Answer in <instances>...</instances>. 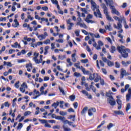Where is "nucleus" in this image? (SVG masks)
<instances>
[{
	"label": "nucleus",
	"mask_w": 131,
	"mask_h": 131,
	"mask_svg": "<svg viewBox=\"0 0 131 131\" xmlns=\"http://www.w3.org/2000/svg\"><path fill=\"white\" fill-rule=\"evenodd\" d=\"M73 26H74V24H70L69 25H68V30H71L72 29V27H73Z\"/></svg>",
	"instance_id": "28"
},
{
	"label": "nucleus",
	"mask_w": 131,
	"mask_h": 131,
	"mask_svg": "<svg viewBox=\"0 0 131 131\" xmlns=\"http://www.w3.org/2000/svg\"><path fill=\"white\" fill-rule=\"evenodd\" d=\"M80 93H82V94L84 95V96H87L88 99H91L93 98V97L92 96V95L89 94V92H88V91H86L85 90H83L80 91Z\"/></svg>",
	"instance_id": "4"
},
{
	"label": "nucleus",
	"mask_w": 131,
	"mask_h": 131,
	"mask_svg": "<svg viewBox=\"0 0 131 131\" xmlns=\"http://www.w3.org/2000/svg\"><path fill=\"white\" fill-rule=\"evenodd\" d=\"M114 112L115 114H117V115H124L123 112L121 111H115Z\"/></svg>",
	"instance_id": "18"
},
{
	"label": "nucleus",
	"mask_w": 131,
	"mask_h": 131,
	"mask_svg": "<svg viewBox=\"0 0 131 131\" xmlns=\"http://www.w3.org/2000/svg\"><path fill=\"white\" fill-rule=\"evenodd\" d=\"M116 48L114 46H112L110 49L111 53L112 54H114V52H116Z\"/></svg>",
	"instance_id": "21"
},
{
	"label": "nucleus",
	"mask_w": 131,
	"mask_h": 131,
	"mask_svg": "<svg viewBox=\"0 0 131 131\" xmlns=\"http://www.w3.org/2000/svg\"><path fill=\"white\" fill-rule=\"evenodd\" d=\"M74 76H75L76 77H80L81 75L79 73L75 72L74 74Z\"/></svg>",
	"instance_id": "38"
},
{
	"label": "nucleus",
	"mask_w": 131,
	"mask_h": 131,
	"mask_svg": "<svg viewBox=\"0 0 131 131\" xmlns=\"http://www.w3.org/2000/svg\"><path fill=\"white\" fill-rule=\"evenodd\" d=\"M19 83H20V81H18L15 83L14 86L16 89H19Z\"/></svg>",
	"instance_id": "44"
},
{
	"label": "nucleus",
	"mask_w": 131,
	"mask_h": 131,
	"mask_svg": "<svg viewBox=\"0 0 131 131\" xmlns=\"http://www.w3.org/2000/svg\"><path fill=\"white\" fill-rule=\"evenodd\" d=\"M100 7H101L102 9H103L104 15H105V17L107 20H108V21H110L111 22H113L114 20L113 19V18H112L111 16H110V15L108 13V8H107L106 5H105V4L104 3H102L100 5Z\"/></svg>",
	"instance_id": "3"
},
{
	"label": "nucleus",
	"mask_w": 131,
	"mask_h": 131,
	"mask_svg": "<svg viewBox=\"0 0 131 131\" xmlns=\"http://www.w3.org/2000/svg\"><path fill=\"white\" fill-rule=\"evenodd\" d=\"M59 90L60 93H62V95H65V92H64V90L62 88L59 87Z\"/></svg>",
	"instance_id": "61"
},
{
	"label": "nucleus",
	"mask_w": 131,
	"mask_h": 131,
	"mask_svg": "<svg viewBox=\"0 0 131 131\" xmlns=\"http://www.w3.org/2000/svg\"><path fill=\"white\" fill-rule=\"evenodd\" d=\"M111 9L112 10V14H115V15H117V16L120 15V13H119L118 11H117L116 9H115V7L114 6H111Z\"/></svg>",
	"instance_id": "5"
},
{
	"label": "nucleus",
	"mask_w": 131,
	"mask_h": 131,
	"mask_svg": "<svg viewBox=\"0 0 131 131\" xmlns=\"http://www.w3.org/2000/svg\"><path fill=\"white\" fill-rule=\"evenodd\" d=\"M74 66H75V67H76V68H77L78 69H81V67H80L79 63H75L74 64Z\"/></svg>",
	"instance_id": "36"
},
{
	"label": "nucleus",
	"mask_w": 131,
	"mask_h": 131,
	"mask_svg": "<svg viewBox=\"0 0 131 131\" xmlns=\"http://www.w3.org/2000/svg\"><path fill=\"white\" fill-rule=\"evenodd\" d=\"M96 111V108H91L88 110V115H89V116H93V115H94V113H95Z\"/></svg>",
	"instance_id": "8"
},
{
	"label": "nucleus",
	"mask_w": 131,
	"mask_h": 131,
	"mask_svg": "<svg viewBox=\"0 0 131 131\" xmlns=\"http://www.w3.org/2000/svg\"><path fill=\"white\" fill-rule=\"evenodd\" d=\"M40 37H41V39H40V40H42L43 39H46V36H45L43 34L38 35V38H39Z\"/></svg>",
	"instance_id": "33"
},
{
	"label": "nucleus",
	"mask_w": 131,
	"mask_h": 131,
	"mask_svg": "<svg viewBox=\"0 0 131 131\" xmlns=\"http://www.w3.org/2000/svg\"><path fill=\"white\" fill-rule=\"evenodd\" d=\"M77 25L80 26V27H83V28H85V29L88 28V26H86V24H81V23H77Z\"/></svg>",
	"instance_id": "17"
},
{
	"label": "nucleus",
	"mask_w": 131,
	"mask_h": 131,
	"mask_svg": "<svg viewBox=\"0 0 131 131\" xmlns=\"http://www.w3.org/2000/svg\"><path fill=\"white\" fill-rule=\"evenodd\" d=\"M67 61L68 62V64H67V67H69V66H72L73 65V63L71 61H70V59L68 58L67 60Z\"/></svg>",
	"instance_id": "31"
},
{
	"label": "nucleus",
	"mask_w": 131,
	"mask_h": 131,
	"mask_svg": "<svg viewBox=\"0 0 131 131\" xmlns=\"http://www.w3.org/2000/svg\"><path fill=\"white\" fill-rule=\"evenodd\" d=\"M88 106H85L81 112V115H84V114L86 113V111H88Z\"/></svg>",
	"instance_id": "16"
},
{
	"label": "nucleus",
	"mask_w": 131,
	"mask_h": 131,
	"mask_svg": "<svg viewBox=\"0 0 131 131\" xmlns=\"http://www.w3.org/2000/svg\"><path fill=\"white\" fill-rule=\"evenodd\" d=\"M21 86H22V88H24V89H28V86H27V84L26 83V82H24Z\"/></svg>",
	"instance_id": "42"
},
{
	"label": "nucleus",
	"mask_w": 131,
	"mask_h": 131,
	"mask_svg": "<svg viewBox=\"0 0 131 131\" xmlns=\"http://www.w3.org/2000/svg\"><path fill=\"white\" fill-rule=\"evenodd\" d=\"M56 119L58 120H61V121L63 122L64 124H66V119L65 118V117L58 116Z\"/></svg>",
	"instance_id": "10"
},
{
	"label": "nucleus",
	"mask_w": 131,
	"mask_h": 131,
	"mask_svg": "<svg viewBox=\"0 0 131 131\" xmlns=\"http://www.w3.org/2000/svg\"><path fill=\"white\" fill-rule=\"evenodd\" d=\"M108 101L111 106H114L116 104V102L113 97L108 99Z\"/></svg>",
	"instance_id": "6"
},
{
	"label": "nucleus",
	"mask_w": 131,
	"mask_h": 131,
	"mask_svg": "<svg viewBox=\"0 0 131 131\" xmlns=\"http://www.w3.org/2000/svg\"><path fill=\"white\" fill-rule=\"evenodd\" d=\"M41 9L43 11H48V10H49V7H48V6H44L42 7Z\"/></svg>",
	"instance_id": "60"
},
{
	"label": "nucleus",
	"mask_w": 131,
	"mask_h": 131,
	"mask_svg": "<svg viewBox=\"0 0 131 131\" xmlns=\"http://www.w3.org/2000/svg\"><path fill=\"white\" fill-rule=\"evenodd\" d=\"M91 4L92 5V9L93 11H96V12L95 11L94 13V16L95 17H98V18H101V19H102L103 18V16H102L101 11H100V6L97 5L96 3H95L93 0H91Z\"/></svg>",
	"instance_id": "1"
},
{
	"label": "nucleus",
	"mask_w": 131,
	"mask_h": 131,
	"mask_svg": "<svg viewBox=\"0 0 131 131\" xmlns=\"http://www.w3.org/2000/svg\"><path fill=\"white\" fill-rule=\"evenodd\" d=\"M34 62L36 63V64H39V63H41V62H42V58H40L39 60L37 59V60Z\"/></svg>",
	"instance_id": "37"
},
{
	"label": "nucleus",
	"mask_w": 131,
	"mask_h": 131,
	"mask_svg": "<svg viewBox=\"0 0 131 131\" xmlns=\"http://www.w3.org/2000/svg\"><path fill=\"white\" fill-rule=\"evenodd\" d=\"M73 106L75 109H77V107H78V103L77 102L74 103Z\"/></svg>",
	"instance_id": "56"
},
{
	"label": "nucleus",
	"mask_w": 131,
	"mask_h": 131,
	"mask_svg": "<svg viewBox=\"0 0 131 131\" xmlns=\"http://www.w3.org/2000/svg\"><path fill=\"white\" fill-rule=\"evenodd\" d=\"M26 68H27V71L30 72L31 70L30 69V67H32V64L31 63H29V64H27L26 66Z\"/></svg>",
	"instance_id": "20"
},
{
	"label": "nucleus",
	"mask_w": 131,
	"mask_h": 131,
	"mask_svg": "<svg viewBox=\"0 0 131 131\" xmlns=\"http://www.w3.org/2000/svg\"><path fill=\"white\" fill-rule=\"evenodd\" d=\"M90 89H92V90L93 92H94V93H96V91H97V90L96 89V88H95L94 86V85H90Z\"/></svg>",
	"instance_id": "39"
},
{
	"label": "nucleus",
	"mask_w": 131,
	"mask_h": 131,
	"mask_svg": "<svg viewBox=\"0 0 131 131\" xmlns=\"http://www.w3.org/2000/svg\"><path fill=\"white\" fill-rule=\"evenodd\" d=\"M100 84L101 85H105V81H104V79L101 78L100 79Z\"/></svg>",
	"instance_id": "59"
},
{
	"label": "nucleus",
	"mask_w": 131,
	"mask_h": 131,
	"mask_svg": "<svg viewBox=\"0 0 131 131\" xmlns=\"http://www.w3.org/2000/svg\"><path fill=\"white\" fill-rule=\"evenodd\" d=\"M105 29H107L109 31H111V30H112V28L111 27V24H109L108 25H107L106 27H105Z\"/></svg>",
	"instance_id": "30"
},
{
	"label": "nucleus",
	"mask_w": 131,
	"mask_h": 131,
	"mask_svg": "<svg viewBox=\"0 0 131 131\" xmlns=\"http://www.w3.org/2000/svg\"><path fill=\"white\" fill-rule=\"evenodd\" d=\"M117 102L118 104V110H120V109H121V105L122 104V101L120 99H117Z\"/></svg>",
	"instance_id": "14"
},
{
	"label": "nucleus",
	"mask_w": 131,
	"mask_h": 131,
	"mask_svg": "<svg viewBox=\"0 0 131 131\" xmlns=\"http://www.w3.org/2000/svg\"><path fill=\"white\" fill-rule=\"evenodd\" d=\"M80 31L79 30H77L75 31V34H76V36H79V32Z\"/></svg>",
	"instance_id": "58"
},
{
	"label": "nucleus",
	"mask_w": 131,
	"mask_h": 131,
	"mask_svg": "<svg viewBox=\"0 0 131 131\" xmlns=\"http://www.w3.org/2000/svg\"><path fill=\"white\" fill-rule=\"evenodd\" d=\"M43 90H45V87L42 86L40 89V92H41V94H40V95H43Z\"/></svg>",
	"instance_id": "47"
},
{
	"label": "nucleus",
	"mask_w": 131,
	"mask_h": 131,
	"mask_svg": "<svg viewBox=\"0 0 131 131\" xmlns=\"http://www.w3.org/2000/svg\"><path fill=\"white\" fill-rule=\"evenodd\" d=\"M101 78V76H100L99 74H97L95 76V78H94L95 82H99V80H100Z\"/></svg>",
	"instance_id": "15"
},
{
	"label": "nucleus",
	"mask_w": 131,
	"mask_h": 131,
	"mask_svg": "<svg viewBox=\"0 0 131 131\" xmlns=\"http://www.w3.org/2000/svg\"><path fill=\"white\" fill-rule=\"evenodd\" d=\"M4 65H7V66H8L9 67H12V63L10 62H7L6 61H4Z\"/></svg>",
	"instance_id": "32"
},
{
	"label": "nucleus",
	"mask_w": 131,
	"mask_h": 131,
	"mask_svg": "<svg viewBox=\"0 0 131 131\" xmlns=\"http://www.w3.org/2000/svg\"><path fill=\"white\" fill-rule=\"evenodd\" d=\"M131 107H130V103H128L126 105V112H127V111H128V110H129V109H130Z\"/></svg>",
	"instance_id": "40"
},
{
	"label": "nucleus",
	"mask_w": 131,
	"mask_h": 131,
	"mask_svg": "<svg viewBox=\"0 0 131 131\" xmlns=\"http://www.w3.org/2000/svg\"><path fill=\"white\" fill-rule=\"evenodd\" d=\"M14 22L15 23V25L12 24L13 27H14L15 28L18 27V26H19V22L18 21L17 19H15L14 20Z\"/></svg>",
	"instance_id": "19"
},
{
	"label": "nucleus",
	"mask_w": 131,
	"mask_h": 131,
	"mask_svg": "<svg viewBox=\"0 0 131 131\" xmlns=\"http://www.w3.org/2000/svg\"><path fill=\"white\" fill-rule=\"evenodd\" d=\"M113 93H112V92L111 91V90H110L108 91V92H106V96H107V97H108V98H113V97L112 96V95H113Z\"/></svg>",
	"instance_id": "23"
},
{
	"label": "nucleus",
	"mask_w": 131,
	"mask_h": 131,
	"mask_svg": "<svg viewBox=\"0 0 131 131\" xmlns=\"http://www.w3.org/2000/svg\"><path fill=\"white\" fill-rule=\"evenodd\" d=\"M95 37L96 38H100V34H99L98 33H96L95 34Z\"/></svg>",
	"instance_id": "62"
},
{
	"label": "nucleus",
	"mask_w": 131,
	"mask_h": 131,
	"mask_svg": "<svg viewBox=\"0 0 131 131\" xmlns=\"http://www.w3.org/2000/svg\"><path fill=\"white\" fill-rule=\"evenodd\" d=\"M112 127H113V123H110L108 125H107V129H111Z\"/></svg>",
	"instance_id": "50"
},
{
	"label": "nucleus",
	"mask_w": 131,
	"mask_h": 131,
	"mask_svg": "<svg viewBox=\"0 0 131 131\" xmlns=\"http://www.w3.org/2000/svg\"><path fill=\"white\" fill-rule=\"evenodd\" d=\"M123 46H118L117 50L118 52L121 54L123 58H126L128 57V53H130V50L129 49H124Z\"/></svg>",
	"instance_id": "2"
},
{
	"label": "nucleus",
	"mask_w": 131,
	"mask_h": 131,
	"mask_svg": "<svg viewBox=\"0 0 131 131\" xmlns=\"http://www.w3.org/2000/svg\"><path fill=\"white\" fill-rule=\"evenodd\" d=\"M122 20H123V24H124V28H125L126 29H127V28H128V26L127 24H126V20H125V18H124V17H123Z\"/></svg>",
	"instance_id": "22"
},
{
	"label": "nucleus",
	"mask_w": 131,
	"mask_h": 131,
	"mask_svg": "<svg viewBox=\"0 0 131 131\" xmlns=\"http://www.w3.org/2000/svg\"><path fill=\"white\" fill-rule=\"evenodd\" d=\"M98 46H99V47H102V46H104V43H103V42H102V41H101V40L98 41Z\"/></svg>",
	"instance_id": "57"
},
{
	"label": "nucleus",
	"mask_w": 131,
	"mask_h": 131,
	"mask_svg": "<svg viewBox=\"0 0 131 131\" xmlns=\"http://www.w3.org/2000/svg\"><path fill=\"white\" fill-rule=\"evenodd\" d=\"M39 54V53H37L36 52H34V57L33 58V61H35L37 59V57H38Z\"/></svg>",
	"instance_id": "24"
},
{
	"label": "nucleus",
	"mask_w": 131,
	"mask_h": 131,
	"mask_svg": "<svg viewBox=\"0 0 131 131\" xmlns=\"http://www.w3.org/2000/svg\"><path fill=\"white\" fill-rule=\"evenodd\" d=\"M114 19H115V20H116V21H118L119 22H122L123 20L122 18L123 17H122L121 19L119 18V17H117V16H114L113 17Z\"/></svg>",
	"instance_id": "26"
},
{
	"label": "nucleus",
	"mask_w": 131,
	"mask_h": 131,
	"mask_svg": "<svg viewBox=\"0 0 131 131\" xmlns=\"http://www.w3.org/2000/svg\"><path fill=\"white\" fill-rule=\"evenodd\" d=\"M39 121H40L42 124H44V123L46 124L48 122V121L45 119H39Z\"/></svg>",
	"instance_id": "35"
},
{
	"label": "nucleus",
	"mask_w": 131,
	"mask_h": 131,
	"mask_svg": "<svg viewBox=\"0 0 131 131\" xmlns=\"http://www.w3.org/2000/svg\"><path fill=\"white\" fill-rule=\"evenodd\" d=\"M105 3H106V6H110V9L111 7H114V6H112L113 5V0H104Z\"/></svg>",
	"instance_id": "7"
},
{
	"label": "nucleus",
	"mask_w": 131,
	"mask_h": 131,
	"mask_svg": "<svg viewBox=\"0 0 131 131\" xmlns=\"http://www.w3.org/2000/svg\"><path fill=\"white\" fill-rule=\"evenodd\" d=\"M31 114V112L30 111H26L24 113V116H28V115H30Z\"/></svg>",
	"instance_id": "48"
},
{
	"label": "nucleus",
	"mask_w": 131,
	"mask_h": 131,
	"mask_svg": "<svg viewBox=\"0 0 131 131\" xmlns=\"http://www.w3.org/2000/svg\"><path fill=\"white\" fill-rule=\"evenodd\" d=\"M93 17H94V15L91 14H89L87 15L85 19H93Z\"/></svg>",
	"instance_id": "43"
},
{
	"label": "nucleus",
	"mask_w": 131,
	"mask_h": 131,
	"mask_svg": "<svg viewBox=\"0 0 131 131\" xmlns=\"http://www.w3.org/2000/svg\"><path fill=\"white\" fill-rule=\"evenodd\" d=\"M115 67L116 68H119V67H120V64H119V63H118V62H116Z\"/></svg>",
	"instance_id": "63"
},
{
	"label": "nucleus",
	"mask_w": 131,
	"mask_h": 131,
	"mask_svg": "<svg viewBox=\"0 0 131 131\" xmlns=\"http://www.w3.org/2000/svg\"><path fill=\"white\" fill-rule=\"evenodd\" d=\"M81 63H84L85 64L86 63H88L89 62V59H82L81 60Z\"/></svg>",
	"instance_id": "51"
},
{
	"label": "nucleus",
	"mask_w": 131,
	"mask_h": 131,
	"mask_svg": "<svg viewBox=\"0 0 131 131\" xmlns=\"http://www.w3.org/2000/svg\"><path fill=\"white\" fill-rule=\"evenodd\" d=\"M106 63L108 66H109L110 67H112V66H114V62H112L110 60H108Z\"/></svg>",
	"instance_id": "25"
},
{
	"label": "nucleus",
	"mask_w": 131,
	"mask_h": 131,
	"mask_svg": "<svg viewBox=\"0 0 131 131\" xmlns=\"http://www.w3.org/2000/svg\"><path fill=\"white\" fill-rule=\"evenodd\" d=\"M70 100H71L72 102L75 100V96L71 95L69 97Z\"/></svg>",
	"instance_id": "41"
},
{
	"label": "nucleus",
	"mask_w": 131,
	"mask_h": 131,
	"mask_svg": "<svg viewBox=\"0 0 131 131\" xmlns=\"http://www.w3.org/2000/svg\"><path fill=\"white\" fill-rule=\"evenodd\" d=\"M68 119H72V121H75V115H70L68 117Z\"/></svg>",
	"instance_id": "27"
},
{
	"label": "nucleus",
	"mask_w": 131,
	"mask_h": 131,
	"mask_svg": "<svg viewBox=\"0 0 131 131\" xmlns=\"http://www.w3.org/2000/svg\"><path fill=\"white\" fill-rule=\"evenodd\" d=\"M85 22H86L87 23H95L96 22L95 21H93V20H91L90 19H85Z\"/></svg>",
	"instance_id": "34"
},
{
	"label": "nucleus",
	"mask_w": 131,
	"mask_h": 131,
	"mask_svg": "<svg viewBox=\"0 0 131 131\" xmlns=\"http://www.w3.org/2000/svg\"><path fill=\"white\" fill-rule=\"evenodd\" d=\"M117 29L118 30L121 29L122 28V25H121V22H119L117 23Z\"/></svg>",
	"instance_id": "29"
},
{
	"label": "nucleus",
	"mask_w": 131,
	"mask_h": 131,
	"mask_svg": "<svg viewBox=\"0 0 131 131\" xmlns=\"http://www.w3.org/2000/svg\"><path fill=\"white\" fill-rule=\"evenodd\" d=\"M11 47L12 48H18V42H15L14 43V45H11Z\"/></svg>",
	"instance_id": "54"
},
{
	"label": "nucleus",
	"mask_w": 131,
	"mask_h": 131,
	"mask_svg": "<svg viewBox=\"0 0 131 131\" xmlns=\"http://www.w3.org/2000/svg\"><path fill=\"white\" fill-rule=\"evenodd\" d=\"M51 2L53 4V5H58V1L57 0H51Z\"/></svg>",
	"instance_id": "53"
},
{
	"label": "nucleus",
	"mask_w": 131,
	"mask_h": 131,
	"mask_svg": "<svg viewBox=\"0 0 131 131\" xmlns=\"http://www.w3.org/2000/svg\"><path fill=\"white\" fill-rule=\"evenodd\" d=\"M22 127H23V124H22V123H19L17 126V129H21Z\"/></svg>",
	"instance_id": "49"
},
{
	"label": "nucleus",
	"mask_w": 131,
	"mask_h": 131,
	"mask_svg": "<svg viewBox=\"0 0 131 131\" xmlns=\"http://www.w3.org/2000/svg\"><path fill=\"white\" fill-rule=\"evenodd\" d=\"M129 88V84H127L126 85H125V91H126L128 90V88Z\"/></svg>",
	"instance_id": "64"
},
{
	"label": "nucleus",
	"mask_w": 131,
	"mask_h": 131,
	"mask_svg": "<svg viewBox=\"0 0 131 131\" xmlns=\"http://www.w3.org/2000/svg\"><path fill=\"white\" fill-rule=\"evenodd\" d=\"M125 75H128V73L126 72V71L123 69H121V77L120 78H123V77Z\"/></svg>",
	"instance_id": "9"
},
{
	"label": "nucleus",
	"mask_w": 131,
	"mask_h": 131,
	"mask_svg": "<svg viewBox=\"0 0 131 131\" xmlns=\"http://www.w3.org/2000/svg\"><path fill=\"white\" fill-rule=\"evenodd\" d=\"M99 31L100 33H101L102 34H104V33H105V32H106V30H105V29H103L102 28L100 29Z\"/></svg>",
	"instance_id": "45"
},
{
	"label": "nucleus",
	"mask_w": 131,
	"mask_h": 131,
	"mask_svg": "<svg viewBox=\"0 0 131 131\" xmlns=\"http://www.w3.org/2000/svg\"><path fill=\"white\" fill-rule=\"evenodd\" d=\"M81 71L83 72V74H86L87 75H90L91 73H90V71L85 70V69L83 68V66H81Z\"/></svg>",
	"instance_id": "12"
},
{
	"label": "nucleus",
	"mask_w": 131,
	"mask_h": 131,
	"mask_svg": "<svg viewBox=\"0 0 131 131\" xmlns=\"http://www.w3.org/2000/svg\"><path fill=\"white\" fill-rule=\"evenodd\" d=\"M96 75H97V73H93V74L91 73L89 75V79L90 80H94L96 78Z\"/></svg>",
	"instance_id": "13"
},
{
	"label": "nucleus",
	"mask_w": 131,
	"mask_h": 131,
	"mask_svg": "<svg viewBox=\"0 0 131 131\" xmlns=\"http://www.w3.org/2000/svg\"><path fill=\"white\" fill-rule=\"evenodd\" d=\"M50 42H51V40H50V39H47L46 40L43 41V43H45V45L50 44Z\"/></svg>",
	"instance_id": "55"
},
{
	"label": "nucleus",
	"mask_w": 131,
	"mask_h": 131,
	"mask_svg": "<svg viewBox=\"0 0 131 131\" xmlns=\"http://www.w3.org/2000/svg\"><path fill=\"white\" fill-rule=\"evenodd\" d=\"M48 50H49V46H46L45 48L44 55H47V54H48Z\"/></svg>",
	"instance_id": "46"
},
{
	"label": "nucleus",
	"mask_w": 131,
	"mask_h": 131,
	"mask_svg": "<svg viewBox=\"0 0 131 131\" xmlns=\"http://www.w3.org/2000/svg\"><path fill=\"white\" fill-rule=\"evenodd\" d=\"M68 112H69V113H71V112L75 113V111H74V110H73V108L71 107L68 110Z\"/></svg>",
	"instance_id": "52"
},
{
	"label": "nucleus",
	"mask_w": 131,
	"mask_h": 131,
	"mask_svg": "<svg viewBox=\"0 0 131 131\" xmlns=\"http://www.w3.org/2000/svg\"><path fill=\"white\" fill-rule=\"evenodd\" d=\"M131 99V88L128 90V93L126 95V100L128 101Z\"/></svg>",
	"instance_id": "11"
}]
</instances>
